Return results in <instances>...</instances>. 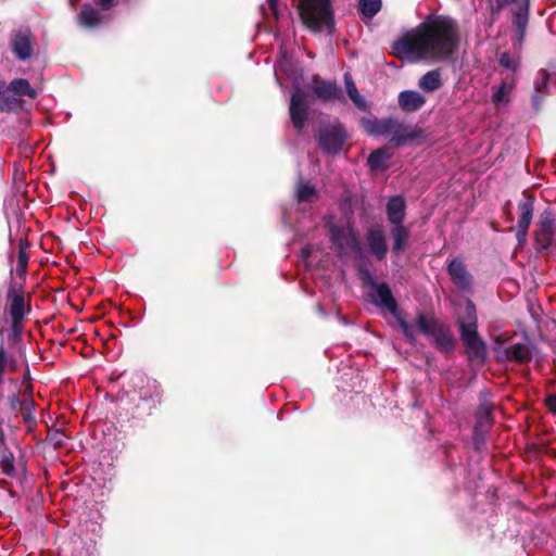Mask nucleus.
Wrapping results in <instances>:
<instances>
[{"label": "nucleus", "mask_w": 556, "mask_h": 556, "mask_svg": "<svg viewBox=\"0 0 556 556\" xmlns=\"http://www.w3.org/2000/svg\"><path fill=\"white\" fill-rule=\"evenodd\" d=\"M459 45L456 22L447 15L431 14L392 46L393 53L409 62L446 61Z\"/></svg>", "instance_id": "nucleus-1"}, {"label": "nucleus", "mask_w": 556, "mask_h": 556, "mask_svg": "<svg viewBox=\"0 0 556 556\" xmlns=\"http://www.w3.org/2000/svg\"><path fill=\"white\" fill-rule=\"evenodd\" d=\"M371 301L375 305L387 308L394 316L409 343L414 344L416 333L420 332L442 349L452 348L454 338L450 328L439 323L433 316L419 313L413 323L406 321L399 312L391 289L387 283L375 285Z\"/></svg>", "instance_id": "nucleus-2"}, {"label": "nucleus", "mask_w": 556, "mask_h": 556, "mask_svg": "<svg viewBox=\"0 0 556 556\" xmlns=\"http://www.w3.org/2000/svg\"><path fill=\"white\" fill-rule=\"evenodd\" d=\"M477 319L475 304L466 299L463 304H459L457 323L464 343L476 356H480L484 353V343L477 331Z\"/></svg>", "instance_id": "nucleus-3"}, {"label": "nucleus", "mask_w": 556, "mask_h": 556, "mask_svg": "<svg viewBox=\"0 0 556 556\" xmlns=\"http://www.w3.org/2000/svg\"><path fill=\"white\" fill-rule=\"evenodd\" d=\"M300 12L304 24L314 31H332L333 15L330 0H300Z\"/></svg>", "instance_id": "nucleus-4"}, {"label": "nucleus", "mask_w": 556, "mask_h": 556, "mask_svg": "<svg viewBox=\"0 0 556 556\" xmlns=\"http://www.w3.org/2000/svg\"><path fill=\"white\" fill-rule=\"evenodd\" d=\"M556 214L551 210H544L539 217L538 228L534 231L539 250H547L556 245Z\"/></svg>", "instance_id": "nucleus-5"}, {"label": "nucleus", "mask_w": 556, "mask_h": 556, "mask_svg": "<svg viewBox=\"0 0 556 556\" xmlns=\"http://www.w3.org/2000/svg\"><path fill=\"white\" fill-rule=\"evenodd\" d=\"M366 130L371 135L390 137L391 141L402 143L410 138L407 129L396 119L387 118L382 121L366 122Z\"/></svg>", "instance_id": "nucleus-6"}, {"label": "nucleus", "mask_w": 556, "mask_h": 556, "mask_svg": "<svg viewBox=\"0 0 556 556\" xmlns=\"http://www.w3.org/2000/svg\"><path fill=\"white\" fill-rule=\"evenodd\" d=\"M330 233L331 240L341 255L359 251L356 235L350 226L330 225Z\"/></svg>", "instance_id": "nucleus-7"}, {"label": "nucleus", "mask_w": 556, "mask_h": 556, "mask_svg": "<svg viewBox=\"0 0 556 556\" xmlns=\"http://www.w3.org/2000/svg\"><path fill=\"white\" fill-rule=\"evenodd\" d=\"M345 141V132L340 125L325 126L318 131L319 147L327 153H337Z\"/></svg>", "instance_id": "nucleus-8"}, {"label": "nucleus", "mask_w": 556, "mask_h": 556, "mask_svg": "<svg viewBox=\"0 0 556 556\" xmlns=\"http://www.w3.org/2000/svg\"><path fill=\"white\" fill-rule=\"evenodd\" d=\"M290 118L298 131H302L308 115L307 96L301 89H296L290 101Z\"/></svg>", "instance_id": "nucleus-9"}, {"label": "nucleus", "mask_w": 556, "mask_h": 556, "mask_svg": "<svg viewBox=\"0 0 556 556\" xmlns=\"http://www.w3.org/2000/svg\"><path fill=\"white\" fill-rule=\"evenodd\" d=\"M10 48L20 61L28 60L34 52L33 38L29 30H16L11 34Z\"/></svg>", "instance_id": "nucleus-10"}, {"label": "nucleus", "mask_w": 556, "mask_h": 556, "mask_svg": "<svg viewBox=\"0 0 556 556\" xmlns=\"http://www.w3.org/2000/svg\"><path fill=\"white\" fill-rule=\"evenodd\" d=\"M367 245L371 254L378 260H383L387 255L386 236L381 228L371 227L366 235Z\"/></svg>", "instance_id": "nucleus-11"}, {"label": "nucleus", "mask_w": 556, "mask_h": 556, "mask_svg": "<svg viewBox=\"0 0 556 556\" xmlns=\"http://www.w3.org/2000/svg\"><path fill=\"white\" fill-rule=\"evenodd\" d=\"M8 301L12 323L16 327L23 320L26 313L25 299L22 292L12 287L8 292Z\"/></svg>", "instance_id": "nucleus-12"}, {"label": "nucleus", "mask_w": 556, "mask_h": 556, "mask_svg": "<svg viewBox=\"0 0 556 556\" xmlns=\"http://www.w3.org/2000/svg\"><path fill=\"white\" fill-rule=\"evenodd\" d=\"M448 274L453 282L458 289L468 291L471 288V276L467 271L464 263L459 260H453L447 267Z\"/></svg>", "instance_id": "nucleus-13"}, {"label": "nucleus", "mask_w": 556, "mask_h": 556, "mask_svg": "<svg viewBox=\"0 0 556 556\" xmlns=\"http://www.w3.org/2000/svg\"><path fill=\"white\" fill-rule=\"evenodd\" d=\"M388 220L391 225H403L406 216V203L401 195L389 199L386 207Z\"/></svg>", "instance_id": "nucleus-14"}, {"label": "nucleus", "mask_w": 556, "mask_h": 556, "mask_svg": "<svg viewBox=\"0 0 556 556\" xmlns=\"http://www.w3.org/2000/svg\"><path fill=\"white\" fill-rule=\"evenodd\" d=\"M425 102V97L415 90H405L399 94V104L407 112L418 111Z\"/></svg>", "instance_id": "nucleus-15"}, {"label": "nucleus", "mask_w": 556, "mask_h": 556, "mask_svg": "<svg viewBox=\"0 0 556 556\" xmlns=\"http://www.w3.org/2000/svg\"><path fill=\"white\" fill-rule=\"evenodd\" d=\"M295 199L299 204L314 203L318 199V190L309 181L299 179L295 186Z\"/></svg>", "instance_id": "nucleus-16"}, {"label": "nucleus", "mask_w": 556, "mask_h": 556, "mask_svg": "<svg viewBox=\"0 0 556 556\" xmlns=\"http://www.w3.org/2000/svg\"><path fill=\"white\" fill-rule=\"evenodd\" d=\"M549 87V74L545 70H541L534 80V93L532 94V104L534 109H539L543 98L547 94Z\"/></svg>", "instance_id": "nucleus-17"}, {"label": "nucleus", "mask_w": 556, "mask_h": 556, "mask_svg": "<svg viewBox=\"0 0 556 556\" xmlns=\"http://www.w3.org/2000/svg\"><path fill=\"white\" fill-rule=\"evenodd\" d=\"M78 21L81 26L91 28L101 25L104 22V16L99 10L87 4L83 7Z\"/></svg>", "instance_id": "nucleus-18"}, {"label": "nucleus", "mask_w": 556, "mask_h": 556, "mask_svg": "<svg viewBox=\"0 0 556 556\" xmlns=\"http://www.w3.org/2000/svg\"><path fill=\"white\" fill-rule=\"evenodd\" d=\"M314 93L324 101L340 99L342 93L336 83L321 81L314 87Z\"/></svg>", "instance_id": "nucleus-19"}, {"label": "nucleus", "mask_w": 556, "mask_h": 556, "mask_svg": "<svg viewBox=\"0 0 556 556\" xmlns=\"http://www.w3.org/2000/svg\"><path fill=\"white\" fill-rule=\"evenodd\" d=\"M533 203L534 199L532 197H526L518 204V227H527L531 225L533 218Z\"/></svg>", "instance_id": "nucleus-20"}, {"label": "nucleus", "mask_w": 556, "mask_h": 556, "mask_svg": "<svg viewBox=\"0 0 556 556\" xmlns=\"http://www.w3.org/2000/svg\"><path fill=\"white\" fill-rule=\"evenodd\" d=\"M493 410V404L488 400V393H482L480 399V405L477 410V425L476 430L491 424V414Z\"/></svg>", "instance_id": "nucleus-21"}, {"label": "nucleus", "mask_w": 556, "mask_h": 556, "mask_svg": "<svg viewBox=\"0 0 556 556\" xmlns=\"http://www.w3.org/2000/svg\"><path fill=\"white\" fill-rule=\"evenodd\" d=\"M391 237L393 240L392 250L394 253L400 254L406 247L409 238V229L404 225L393 226Z\"/></svg>", "instance_id": "nucleus-22"}, {"label": "nucleus", "mask_w": 556, "mask_h": 556, "mask_svg": "<svg viewBox=\"0 0 556 556\" xmlns=\"http://www.w3.org/2000/svg\"><path fill=\"white\" fill-rule=\"evenodd\" d=\"M442 85L441 74L438 70L427 72L419 79V88L426 92H433Z\"/></svg>", "instance_id": "nucleus-23"}, {"label": "nucleus", "mask_w": 556, "mask_h": 556, "mask_svg": "<svg viewBox=\"0 0 556 556\" xmlns=\"http://www.w3.org/2000/svg\"><path fill=\"white\" fill-rule=\"evenodd\" d=\"M23 100L20 96L12 93L9 91V88L0 94V110L1 111H18L23 108Z\"/></svg>", "instance_id": "nucleus-24"}, {"label": "nucleus", "mask_w": 556, "mask_h": 556, "mask_svg": "<svg viewBox=\"0 0 556 556\" xmlns=\"http://www.w3.org/2000/svg\"><path fill=\"white\" fill-rule=\"evenodd\" d=\"M515 87L514 79L507 80L504 79L502 84L497 87V89L494 91L492 96V101L496 108L502 106L503 104H506L509 99L508 96L511 92V90Z\"/></svg>", "instance_id": "nucleus-25"}, {"label": "nucleus", "mask_w": 556, "mask_h": 556, "mask_svg": "<svg viewBox=\"0 0 556 556\" xmlns=\"http://www.w3.org/2000/svg\"><path fill=\"white\" fill-rule=\"evenodd\" d=\"M9 91H12V93L16 96H27L28 98H36L37 91L30 86L28 80L23 78L13 79L9 86Z\"/></svg>", "instance_id": "nucleus-26"}, {"label": "nucleus", "mask_w": 556, "mask_h": 556, "mask_svg": "<svg viewBox=\"0 0 556 556\" xmlns=\"http://www.w3.org/2000/svg\"><path fill=\"white\" fill-rule=\"evenodd\" d=\"M505 356L507 359L526 362L530 358V350L525 343H515L506 349Z\"/></svg>", "instance_id": "nucleus-27"}, {"label": "nucleus", "mask_w": 556, "mask_h": 556, "mask_svg": "<svg viewBox=\"0 0 556 556\" xmlns=\"http://www.w3.org/2000/svg\"><path fill=\"white\" fill-rule=\"evenodd\" d=\"M344 84H345L346 92H348L350 99L353 101V103L358 109H365L366 102H365L364 98L359 94L350 73L344 74Z\"/></svg>", "instance_id": "nucleus-28"}, {"label": "nucleus", "mask_w": 556, "mask_h": 556, "mask_svg": "<svg viewBox=\"0 0 556 556\" xmlns=\"http://www.w3.org/2000/svg\"><path fill=\"white\" fill-rule=\"evenodd\" d=\"M358 7L365 17L372 18L381 9V0H359Z\"/></svg>", "instance_id": "nucleus-29"}, {"label": "nucleus", "mask_w": 556, "mask_h": 556, "mask_svg": "<svg viewBox=\"0 0 556 556\" xmlns=\"http://www.w3.org/2000/svg\"><path fill=\"white\" fill-rule=\"evenodd\" d=\"M527 23H528L527 12L519 11L515 14L514 24H515L516 31H517L518 45H520L523 39Z\"/></svg>", "instance_id": "nucleus-30"}, {"label": "nucleus", "mask_w": 556, "mask_h": 556, "mask_svg": "<svg viewBox=\"0 0 556 556\" xmlns=\"http://www.w3.org/2000/svg\"><path fill=\"white\" fill-rule=\"evenodd\" d=\"M389 153L386 149H378L368 156V164L371 168H380L388 160Z\"/></svg>", "instance_id": "nucleus-31"}, {"label": "nucleus", "mask_w": 556, "mask_h": 556, "mask_svg": "<svg viewBox=\"0 0 556 556\" xmlns=\"http://www.w3.org/2000/svg\"><path fill=\"white\" fill-rule=\"evenodd\" d=\"M498 62L502 67L510 70L511 72H516L519 67V59L507 52L500 55Z\"/></svg>", "instance_id": "nucleus-32"}, {"label": "nucleus", "mask_w": 556, "mask_h": 556, "mask_svg": "<svg viewBox=\"0 0 556 556\" xmlns=\"http://www.w3.org/2000/svg\"><path fill=\"white\" fill-rule=\"evenodd\" d=\"M528 229L529 228H527V227H518L517 226L516 238L520 244H523L526 242L527 236H528Z\"/></svg>", "instance_id": "nucleus-33"}, {"label": "nucleus", "mask_w": 556, "mask_h": 556, "mask_svg": "<svg viewBox=\"0 0 556 556\" xmlns=\"http://www.w3.org/2000/svg\"><path fill=\"white\" fill-rule=\"evenodd\" d=\"M8 359L9 358H8V355H7L3 346H0V376L1 377L5 371Z\"/></svg>", "instance_id": "nucleus-34"}, {"label": "nucleus", "mask_w": 556, "mask_h": 556, "mask_svg": "<svg viewBox=\"0 0 556 556\" xmlns=\"http://www.w3.org/2000/svg\"><path fill=\"white\" fill-rule=\"evenodd\" d=\"M313 254H314V250L309 245L303 248L301 251V257L306 264H309L312 262L311 258H312Z\"/></svg>", "instance_id": "nucleus-35"}, {"label": "nucleus", "mask_w": 556, "mask_h": 556, "mask_svg": "<svg viewBox=\"0 0 556 556\" xmlns=\"http://www.w3.org/2000/svg\"><path fill=\"white\" fill-rule=\"evenodd\" d=\"M102 10L106 11L113 7V0H96Z\"/></svg>", "instance_id": "nucleus-36"}, {"label": "nucleus", "mask_w": 556, "mask_h": 556, "mask_svg": "<svg viewBox=\"0 0 556 556\" xmlns=\"http://www.w3.org/2000/svg\"><path fill=\"white\" fill-rule=\"evenodd\" d=\"M26 264H27V256L24 252H21L20 256H18V267H21L24 270L26 267Z\"/></svg>", "instance_id": "nucleus-37"}, {"label": "nucleus", "mask_w": 556, "mask_h": 556, "mask_svg": "<svg viewBox=\"0 0 556 556\" xmlns=\"http://www.w3.org/2000/svg\"><path fill=\"white\" fill-rule=\"evenodd\" d=\"M547 403H548V406L551 407V409H553L555 413H556V397L555 396H549L548 400H547Z\"/></svg>", "instance_id": "nucleus-38"}, {"label": "nucleus", "mask_w": 556, "mask_h": 556, "mask_svg": "<svg viewBox=\"0 0 556 556\" xmlns=\"http://www.w3.org/2000/svg\"><path fill=\"white\" fill-rule=\"evenodd\" d=\"M277 1L278 0H267L268 4L270 7V10L273 11L274 14H276Z\"/></svg>", "instance_id": "nucleus-39"}, {"label": "nucleus", "mask_w": 556, "mask_h": 556, "mask_svg": "<svg viewBox=\"0 0 556 556\" xmlns=\"http://www.w3.org/2000/svg\"><path fill=\"white\" fill-rule=\"evenodd\" d=\"M282 70V61H279L277 67H276V79L277 81H279V78H278V71H281Z\"/></svg>", "instance_id": "nucleus-40"}, {"label": "nucleus", "mask_w": 556, "mask_h": 556, "mask_svg": "<svg viewBox=\"0 0 556 556\" xmlns=\"http://www.w3.org/2000/svg\"><path fill=\"white\" fill-rule=\"evenodd\" d=\"M3 443V433L2 431L0 430V445Z\"/></svg>", "instance_id": "nucleus-41"}]
</instances>
